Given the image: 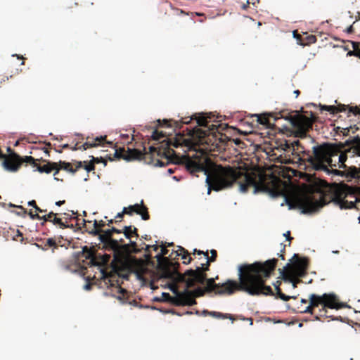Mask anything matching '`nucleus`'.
I'll use <instances>...</instances> for the list:
<instances>
[{"label": "nucleus", "instance_id": "f257e3e1", "mask_svg": "<svg viewBox=\"0 0 360 360\" xmlns=\"http://www.w3.org/2000/svg\"><path fill=\"white\" fill-rule=\"evenodd\" d=\"M184 165L187 171L191 174L198 172L205 173L207 176L208 194L211 190L219 191L231 187L235 183L239 185V189L243 193L247 192L250 186L254 187L255 192H274L278 190L280 180L272 175L267 179L264 174H257L255 172H248L240 167L221 165L210 172L214 163L203 154L186 158Z\"/></svg>", "mask_w": 360, "mask_h": 360}, {"label": "nucleus", "instance_id": "f03ea898", "mask_svg": "<svg viewBox=\"0 0 360 360\" xmlns=\"http://www.w3.org/2000/svg\"><path fill=\"white\" fill-rule=\"evenodd\" d=\"M277 262V259L273 258L264 262L240 264L238 267V281L228 279L221 284L216 283L213 278H206L205 290L217 295H231L243 291L252 296H274L275 293L266 282L274 274Z\"/></svg>", "mask_w": 360, "mask_h": 360}, {"label": "nucleus", "instance_id": "7ed1b4c3", "mask_svg": "<svg viewBox=\"0 0 360 360\" xmlns=\"http://www.w3.org/2000/svg\"><path fill=\"white\" fill-rule=\"evenodd\" d=\"M311 117L305 115L300 113L299 111H289L288 110H283L278 112H264L262 114L252 115V117H255L257 125L261 124L266 129H276L282 132H292L288 127L278 126L276 122L284 119L288 120L290 126L293 129L295 136L296 137L304 138L307 136L308 131L312 128L314 121V116L310 112Z\"/></svg>", "mask_w": 360, "mask_h": 360}, {"label": "nucleus", "instance_id": "20e7f679", "mask_svg": "<svg viewBox=\"0 0 360 360\" xmlns=\"http://www.w3.org/2000/svg\"><path fill=\"white\" fill-rule=\"evenodd\" d=\"M293 150H298L302 154L300 158L307 163V166L311 167L316 171H328L330 167L339 166L338 162L333 163V157L339 155L340 149L336 143H323L312 147V150H304V147L300 142L297 140L290 143ZM286 146L290 148V144L286 142Z\"/></svg>", "mask_w": 360, "mask_h": 360}, {"label": "nucleus", "instance_id": "39448f33", "mask_svg": "<svg viewBox=\"0 0 360 360\" xmlns=\"http://www.w3.org/2000/svg\"><path fill=\"white\" fill-rule=\"evenodd\" d=\"M349 186L345 184L338 187L332 194L319 192L312 195H307L300 200V207L303 213H311L319 210L330 202H334L340 209H352L355 207V201L345 200Z\"/></svg>", "mask_w": 360, "mask_h": 360}, {"label": "nucleus", "instance_id": "423d86ee", "mask_svg": "<svg viewBox=\"0 0 360 360\" xmlns=\"http://www.w3.org/2000/svg\"><path fill=\"white\" fill-rule=\"evenodd\" d=\"M169 250L166 246L162 247L161 252L156 255L158 261V269L160 276L171 281H184V276L179 271V263L174 261L178 257H181L184 264H188L193 260L187 250L181 246H178V250L173 251L168 257Z\"/></svg>", "mask_w": 360, "mask_h": 360}, {"label": "nucleus", "instance_id": "0eeeda50", "mask_svg": "<svg viewBox=\"0 0 360 360\" xmlns=\"http://www.w3.org/2000/svg\"><path fill=\"white\" fill-rule=\"evenodd\" d=\"M172 284L169 288L174 294V297L169 293L164 292L162 295L167 300L176 306H193L196 304L195 297H202L206 292L205 288H197L193 290H189L187 283L184 281H172Z\"/></svg>", "mask_w": 360, "mask_h": 360}, {"label": "nucleus", "instance_id": "6e6552de", "mask_svg": "<svg viewBox=\"0 0 360 360\" xmlns=\"http://www.w3.org/2000/svg\"><path fill=\"white\" fill-rule=\"evenodd\" d=\"M309 304L307 307L300 310V313L313 314L314 309L319 306V316L327 317V308L340 309L344 308L345 304L340 302L337 296L333 293H324L322 295L311 294L309 296Z\"/></svg>", "mask_w": 360, "mask_h": 360}, {"label": "nucleus", "instance_id": "1a4fd4ad", "mask_svg": "<svg viewBox=\"0 0 360 360\" xmlns=\"http://www.w3.org/2000/svg\"><path fill=\"white\" fill-rule=\"evenodd\" d=\"M340 149L338 164L340 168L346 167L348 158L360 157V136H349L345 142L336 143Z\"/></svg>", "mask_w": 360, "mask_h": 360}, {"label": "nucleus", "instance_id": "9d476101", "mask_svg": "<svg viewBox=\"0 0 360 360\" xmlns=\"http://www.w3.org/2000/svg\"><path fill=\"white\" fill-rule=\"evenodd\" d=\"M174 154V150L170 148V141L165 139L160 143L158 147H156L154 155L148 158L146 162L155 167H164L169 163Z\"/></svg>", "mask_w": 360, "mask_h": 360}, {"label": "nucleus", "instance_id": "9b49d317", "mask_svg": "<svg viewBox=\"0 0 360 360\" xmlns=\"http://www.w3.org/2000/svg\"><path fill=\"white\" fill-rule=\"evenodd\" d=\"M143 150L144 152L136 148H128L127 151L126 152L124 148H120L115 150L114 155L117 159L122 158L126 160L143 159L145 162H147L148 158H151V156L154 155V152L156 151V147L150 146L149 148L148 153L146 151L145 147L143 148Z\"/></svg>", "mask_w": 360, "mask_h": 360}, {"label": "nucleus", "instance_id": "f8f14e48", "mask_svg": "<svg viewBox=\"0 0 360 360\" xmlns=\"http://www.w3.org/2000/svg\"><path fill=\"white\" fill-rule=\"evenodd\" d=\"M210 262L207 261L205 266L202 264V266H198L195 270H187L181 275L184 276V282L187 283V288H193L197 283L204 284L206 280V271L209 270Z\"/></svg>", "mask_w": 360, "mask_h": 360}, {"label": "nucleus", "instance_id": "ddd939ff", "mask_svg": "<svg viewBox=\"0 0 360 360\" xmlns=\"http://www.w3.org/2000/svg\"><path fill=\"white\" fill-rule=\"evenodd\" d=\"M211 116L205 117L203 115L195 117L198 126L204 127L207 129H200L195 127L193 129V134H195L199 139H202L210 135H214L216 131H218V128L220 124H210Z\"/></svg>", "mask_w": 360, "mask_h": 360}, {"label": "nucleus", "instance_id": "4468645a", "mask_svg": "<svg viewBox=\"0 0 360 360\" xmlns=\"http://www.w3.org/2000/svg\"><path fill=\"white\" fill-rule=\"evenodd\" d=\"M293 258H295L296 261L292 264H287L283 269L293 272L295 276L304 277L307 274L309 266L308 259L305 257L300 258L297 254L294 255Z\"/></svg>", "mask_w": 360, "mask_h": 360}, {"label": "nucleus", "instance_id": "2eb2a0df", "mask_svg": "<svg viewBox=\"0 0 360 360\" xmlns=\"http://www.w3.org/2000/svg\"><path fill=\"white\" fill-rule=\"evenodd\" d=\"M113 233L120 234L122 233V231L115 227H112L110 229H103V231L98 236L101 243H103L105 246L111 249H116L118 248V245L117 240H114V238H112Z\"/></svg>", "mask_w": 360, "mask_h": 360}, {"label": "nucleus", "instance_id": "dca6fc26", "mask_svg": "<svg viewBox=\"0 0 360 360\" xmlns=\"http://www.w3.org/2000/svg\"><path fill=\"white\" fill-rule=\"evenodd\" d=\"M134 212L141 215L143 220L146 221L150 219L148 207L144 205L143 200L140 203H136L123 208V213H125V214L132 215Z\"/></svg>", "mask_w": 360, "mask_h": 360}, {"label": "nucleus", "instance_id": "f3484780", "mask_svg": "<svg viewBox=\"0 0 360 360\" xmlns=\"http://www.w3.org/2000/svg\"><path fill=\"white\" fill-rule=\"evenodd\" d=\"M193 120V117L189 119L188 118H182L179 121H176L173 120H163L161 121L160 120H158L159 127H174L175 129H181L183 124H188Z\"/></svg>", "mask_w": 360, "mask_h": 360}, {"label": "nucleus", "instance_id": "a211bd4d", "mask_svg": "<svg viewBox=\"0 0 360 360\" xmlns=\"http://www.w3.org/2000/svg\"><path fill=\"white\" fill-rule=\"evenodd\" d=\"M105 143L112 144V143L106 141V136H97L96 138L91 139L90 137L86 138V141L82 145V150H86L87 148L96 147L98 146H103Z\"/></svg>", "mask_w": 360, "mask_h": 360}, {"label": "nucleus", "instance_id": "6ab92c4d", "mask_svg": "<svg viewBox=\"0 0 360 360\" xmlns=\"http://www.w3.org/2000/svg\"><path fill=\"white\" fill-rule=\"evenodd\" d=\"M282 279L285 282L291 283L292 288H296L298 283L302 282V277L294 275L293 272L286 271V269H279Z\"/></svg>", "mask_w": 360, "mask_h": 360}, {"label": "nucleus", "instance_id": "aec40b11", "mask_svg": "<svg viewBox=\"0 0 360 360\" xmlns=\"http://www.w3.org/2000/svg\"><path fill=\"white\" fill-rule=\"evenodd\" d=\"M41 220L43 221L41 225H44L46 222L49 221L63 229L68 227L60 218L57 217V214L53 212H50L49 214L41 216Z\"/></svg>", "mask_w": 360, "mask_h": 360}, {"label": "nucleus", "instance_id": "412c9836", "mask_svg": "<svg viewBox=\"0 0 360 360\" xmlns=\"http://www.w3.org/2000/svg\"><path fill=\"white\" fill-rule=\"evenodd\" d=\"M2 165L6 170L15 172L20 169L21 162H19V160H17L13 156V158L6 157L4 160Z\"/></svg>", "mask_w": 360, "mask_h": 360}, {"label": "nucleus", "instance_id": "4be33fe9", "mask_svg": "<svg viewBox=\"0 0 360 360\" xmlns=\"http://www.w3.org/2000/svg\"><path fill=\"white\" fill-rule=\"evenodd\" d=\"M354 166L348 167L346 165V167L342 168L344 170H339L337 169H329V172L328 171H325V172H327L328 174L331 173V174H333L337 176H340L349 178V179H354L356 180V174L353 175V174H352L353 172L352 169L354 168ZM331 168H333V167H331Z\"/></svg>", "mask_w": 360, "mask_h": 360}, {"label": "nucleus", "instance_id": "5701e85b", "mask_svg": "<svg viewBox=\"0 0 360 360\" xmlns=\"http://www.w3.org/2000/svg\"><path fill=\"white\" fill-rule=\"evenodd\" d=\"M39 160L46 162L44 165H40L37 163V165L36 167V170L40 173H46V174H50L52 171H53L54 165H56L55 162H50L46 160H43L41 158Z\"/></svg>", "mask_w": 360, "mask_h": 360}, {"label": "nucleus", "instance_id": "b1692460", "mask_svg": "<svg viewBox=\"0 0 360 360\" xmlns=\"http://www.w3.org/2000/svg\"><path fill=\"white\" fill-rule=\"evenodd\" d=\"M281 285V281H277L273 283V285L275 288L276 297H278L283 301H288L290 299H296L297 298L296 296H289V295H286L284 293H283L281 291V289L280 288Z\"/></svg>", "mask_w": 360, "mask_h": 360}, {"label": "nucleus", "instance_id": "393cba45", "mask_svg": "<svg viewBox=\"0 0 360 360\" xmlns=\"http://www.w3.org/2000/svg\"><path fill=\"white\" fill-rule=\"evenodd\" d=\"M106 225L105 222L103 220L99 221L94 220L92 228H91L90 234L96 236L103 231V228Z\"/></svg>", "mask_w": 360, "mask_h": 360}, {"label": "nucleus", "instance_id": "a878e982", "mask_svg": "<svg viewBox=\"0 0 360 360\" xmlns=\"http://www.w3.org/2000/svg\"><path fill=\"white\" fill-rule=\"evenodd\" d=\"M13 157L17 160H19V162H21V165L24 162L31 165L33 167H37V161H39V159H35L32 156H25L20 157L19 155L16 153H13Z\"/></svg>", "mask_w": 360, "mask_h": 360}, {"label": "nucleus", "instance_id": "bb28decb", "mask_svg": "<svg viewBox=\"0 0 360 360\" xmlns=\"http://www.w3.org/2000/svg\"><path fill=\"white\" fill-rule=\"evenodd\" d=\"M122 233H123L124 237L128 239H131L133 236L136 238L139 237L137 229L132 226H125Z\"/></svg>", "mask_w": 360, "mask_h": 360}, {"label": "nucleus", "instance_id": "cd10ccee", "mask_svg": "<svg viewBox=\"0 0 360 360\" xmlns=\"http://www.w3.org/2000/svg\"><path fill=\"white\" fill-rule=\"evenodd\" d=\"M202 314L204 315H210L212 317L217 318V319H229L231 320H234V318L231 314H222L221 312L217 311H209L207 310H204L202 311Z\"/></svg>", "mask_w": 360, "mask_h": 360}, {"label": "nucleus", "instance_id": "c85d7f7f", "mask_svg": "<svg viewBox=\"0 0 360 360\" xmlns=\"http://www.w3.org/2000/svg\"><path fill=\"white\" fill-rule=\"evenodd\" d=\"M358 129H359V127H357L356 125L350 126L349 127H335L336 132L341 133L345 136H349V134L351 131L353 134L355 133V131H357Z\"/></svg>", "mask_w": 360, "mask_h": 360}, {"label": "nucleus", "instance_id": "c756f323", "mask_svg": "<svg viewBox=\"0 0 360 360\" xmlns=\"http://www.w3.org/2000/svg\"><path fill=\"white\" fill-rule=\"evenodd\" d=\"M58 163L59 164L58 166L60 167V169H64L72 174H75L76 172V169H74L71 163L62 160H60Z\"/></svg>", "mask_w": 360, "mask_h": 360}, {"label": "nucleus", "instance_id": "7c9ffc66", "mask_svg": "<svg viewBox=\"0 0 360 360\" xmlns=\"http://www.w3.org/2000/svg\"><path fill=\"white\" fill-rule=\"evenodd\" d=\"M353 50L349 51L347 53V56H355L360 58V48L359 47V44L356 42H352Z\"/></svg>", "mask_w": 360, "mask_h": 360}, {"label": "nucleus", "instance_id": "2f4dec72", "mask_svg": "<svg viewBox=\"0 0 360 360\" xmlns=\"http://www.w3.org/2000/svg\"><path fill=\"white\" fill-rule=\"evenodd\" d=\"M48 248H53V249L58 248V245L53 238H48L46 240V241L45 242L44 247L42 248H43V250H47Z\"/></svg>", "mask_w": 360, "mask_h": 360}, {"label": "nucleus", "instance_id": "473e14b6", "mask_svg": "<svg viewBox=\"0 0 360 360\" xmlns=\"http://www.w3.org/2000/svg\"><path fill=\"white\" fill-rule=\"evenodd\" d=\"M210 253H211V256L209 257L208 255V252H205V257H206V259H207V261H209L210 262H213L216 260L217 259V252L215 250H212L210 251Z\"/></svg>", "mask_w": 360, "mask_h": 360}, {"label": "nucleus", "instance_id": "72a5a7b5", "mask_svg": "<svg viewBox=\"0 0 360 360\" xmlns=\"http://www.w3.org/2000/svg\"><path fill=\"white\" fill-rule=\"evenodd\" d=\"M165 136V133H163L162 131H159L157 129L153 131V134L151 136L152 139L156 141H159L161 138H163Z\"/></svg>", "mask_w": 360, "mask_h": 360}, {"label": "nucleus", "instance_id": "f704fd0d", "mask_svg": "<svg viewBox=\"0 0 360 360\" xmlns=\"http://www.w3.org/2000/svg\"><path fill=\"white\" fill-rule=\"evenodd\" d=\"M114 240H117L118 248L116 249H113L114 250H117L120 248L127 249L129 248V245L124 244V240L122 238L115 239L114 238Z\"/></svg>", "mask_w": 360, "mask_h": 360}, {"label": "nucleus", "instance_id": "c9c22d12", "mask_svg": "<svg viewBox=\"0 0 360 360\" xmlns=\"http://www.w3.org/2000/svg\"><path fill=\"white\" fill-rule=\"evenodd\" d=\"M168 5L172 8V10L173 11V14L172 15L174 16H179L181 15H187L184 11L180 10L179 8H174L171 3H169Z\"/></svg>", "mask_w": 360, "mask_h": 360}, {"label": "nucleus", "instance_id": "e433bc0d", "mask_svg": "<svg viewBox=\"0 0 360 360\" xmlns=\"http://www.w3.org/2000/svg\"><path fill=\"white\" fill-rule=\"evenodd\" d=\"M153 249L154 251H158V250L159 249V246L158 245H146V248H145V251L146 252H148V257H150V249Z\"/></svg>", "mask_w": 360, "mask_h": 360}, {"label": "nucleus", "instance_id": "4c0bfd02", "mask_svg": "<svg viewBox=\"0 0 360 360\" xmlns=\"http://www.w3.org/2000/svg\"><path fill=\"white\" fill-rule=\"evenodd\" d=\"M85 165L84 166L85 170H86L88 172H91L95 169V165L94 162L91 160L88 164L84 163Z\"/></svg>", "mask_w": 360, "mask_h": 360}, {"label": "nucleus", "instance_id": "58836bf2", "mask_svg": "<svg viewBox=\"0 0 360 360\" xmlns=\"http://www.w3.org/2000/svg\"><path fill=\"white\" fill-rule=\"evenodd\" d=\"M353 169V175L356 174V180L360 182V165L359 167L354 166Z\"/></svg>", "mask_w": 360, "mask_h": 360}, {"label": "nucleus", "instance_id": "ea45409f", "mask_svg": "<svg viewBox=\"0 0 360 360\" xmlns=\"http://www.w3.org/2000/svg\"><path fill=\"white\" fill-rule=\"evenodd\" d=\"M29 216L30 217L31 219H39L41 220V216H40L37 212V213H34L32 210H30L28 213Z\"/></svg>", "mask_w": 360, "mask_h": 360}, {"label": "nucleus", "instance_id": "a19ab883", "mask_svg": "<svg viewBox=\"0 0 360 360\" xmlns=\"http://www.w3.org/2000/svg\"><path fill=\"white\" fill-rule=\"evenodd\" d=\"M58 162H56V165H54V169H53V171H54V173H53V176H54V179L57 181L59 180V179L58 177H56V175L59 173L60 170V167L58 166Z\"/></svg>", "mask_w": 360, "mask_h": 360}, {"label": "nucleus", "instance_id": "79ce46f5", "mask_svg": "<svg viewBox=\"0 0 360 360\" xmlns=\"http://www.w3.org/2000/svg\"><path fill=\"white\" fill-rule=\"evenodd\" d=\"M84 221V228L86 229V231H87L90 234L91 228H92V224L91 221Z\"/></svg>", "mask_w": 360, "mask_h": 360}, {"label": "nucleus", "instance_id": "37998d69", "mask_svg": "<svg viewBox=\"0 0 360 360\" xmlns=\"http://www.w3.org/2000/svg\"><path fill=\"white\" fill-rule=\"evenodd\" d=\"M124 214H125V213H123V211L122 212L118 213L115 217V222L121 221L124 217Z\"/></svg>", "mask_w": 360, "mask_h": 360}, {"label": "nucleus", "instance_id": "c03bdc74", "mask_svg": "<svg viewBox=\"0 0 360 360\" xmlns=\"http://www.w3.org/2000/svg\"><path fill=\"white\" fill-rule=\"evenodd\" d=\"M83 163H86V162L76 161L75 162L76 165H75V168H74V169H76V172H77L78 169L83 167Z\"/></svg>", "mask_w": 360, "mask_h": 360}, {"label": "nucleus", "instance_id": "a18cd8bd", "mask_svg": "<svg viewBox=\"0 0 360 360\" xmlns=\"http://www.w3.org/2000/svg\"><path fill=\"white\" fill-rule=\"evenodd\" d=\"M91 158H92V161L94 162V164L99 163V162H104L105 164L104 160L102 158H94V156H91Z\"/></svg>", "mask_w": 360, "mask_h": 360}, {"label": "nucleus", "instance_id": "49530a36", "mask_svg": "<svg viewBox=\"0 0 360 360\" xmlns=\"http://www.w3.org/2000/svg\"><path fill=\"white\" fill-rule=\"evenodd\" d=\"M283 236H285L287 240H288L290 242L293 239V238L290 236V231H288L286 233H285L283 234Z\"/></svg>", "mask_w": 360, "mask_h": 360}, {"label": "nucleus", "instance_id": "de8ad7c7", "mask_svg": "<svg viewBox=\"0 0 360 360\" xmlns=\"http://www.w3.org/2000/svg\"><path fill=\"white\" fill-rule=\"evenodd\" d=\"M129 245L132 249H134V252H138V250H136L137 244L136 242L131 240Z\"/></svg>", "mask_w": 360, "mask_h": 360}, {"label": "nucleus", "instance_id": "09e8293b", "mask_svg": "<svg viewBox=\"0 0 360 360\" xmlns=\"http://www.w3.org/2000/svg\"><path fill=\"white\" fill-rule=\"evenodd\" d=\"M72 150H82V145L79 146V143H77L73 147H71Z\"/></svg>", "mask_w": 360, "mask_h": 360}, {"label": "nucleus", "instance_id": "8fccbe9b", "mask_svg": "<svg viewBox=\"0 0 360 360\" xmlns=\"http://www.w3.org/2000/svg\"><path fill=\"white\" fill-rule=\"evenodd\" d=\"M9 206H10V207H15V205H13V204H12V203H10V204H9ZM16 207H18V208H19V209L22 210L23 211V213H24V214H26V213H27V210H26V209H25L22 206H21V205H18V206H16Z\"/></svg>", "mask_w": 360, "mask_h": 360}, {"label": "nucleus", "instance_id": "3c124183", "mask_svg": "<svg viewBox=\"0 0 360 360\" xmlns=\"http://www.w3.org/2000/svg\"><path fill=\"white\" fill-rule=\"evenodd\" d=\"M309 43H315L316 41V37L314 35H311L308 37Z\"/></svg>", "mask_w": 360, "mask_h": 360}, {"label": "nucleus", "instance_id": "603ef678", "mask_svg": "<svg viewBox=\"0 0 360 360\" xmlns=\"http://www.w3.org/2000/svg\"><path fill=\"white\" fill-rule=\"evenodd\" d=\"M8 79V77L6 76H1L0 77V87L1 86V84L3 82H5Z\"/></svg>", "mask_w": 360, "mask_h": 360}, {"label": "nucleus", "instance_id": "864d4df0", "mask_svg": "<svg viewBox=\"0 0 360 360\" xmlns=\"http://www.w3.org/2000/svg\"><path fill=\"white\" fill-rule=\"evenodd\" d=\"M285 245H283V250H281V254H278L279 257L281 258V259L284 260L285 259V257H284V252H285Z\"/></svg>", "mask_w": 360, "mask_h": 360}, {"label": "nucleus", "instance_id": "5fc2aeb1", "mask_svg": "<svg viewBox=\"0 0 360 360\" xmlns=\"http://www.w3.org/2000/svg\"><path fill=\"white\" fill-rule=\"evenodd\" d=\"M28 205L32 206V207H33L34 208H35V207H36V206H37V203H36V201H35V200H31V201H29V202H28Z\"/></svg>", "mask_w": 360, "mask_h": 360}, {"label": "nucleus", "instance_id": "6e6d98bb", "mask_svg": "<svg viewBox=\"0 0 360 360\" xmlns=\"http://www.w3.org/2000/svg\"><path fill=\"white\" fill-rule=\"evenodd\" d=\"M193 254H198V255H205V252L202 251V250H197V249H194L193 250Z\"/></svg>", "mask_w": 360, "mask_h": 360}, {"label": "nucleus", "instance_id": "4d7b16f0", "mask_svg": "<svg viewBox=\"0 0 360 360\" xmlns=\"http://www.w3.org/2000/svg\"><path fill=\"white\" fill-rule=\"evenodd\" d=\"M233 141L235 142L236 145H237L238 146L240 144H244V143L242 141H240L239 139H236L233 140Z\"/></svg>", "mask_w": 360, "mask_h": 360}, {"label": "nucleus", "instance_id": "13d9d810", "mask_svg": "<svg viewBox=\"0 0 360 360\" xmlns=\"http://www.w3.org/2000/svg\"><path fill=\"white\" fill-rule=\"evenodd\" d=\"M346 32L349 34H351L354 32V28H353V26L352 25H350L349 27H348L346 30Z\"/></svg>", "mask_w": 360, "mask_h": 360}, {"label": "nucleus", "instance_id": "bf43d9fd", "mask_svg": "<svg viewBox=\"0 0 360 360\" xmlns=\"http://www.w3.org/2000/svg\"><path fill=\"white\" fill-rule=\"evenodd\" d=\"M18 236H20V237H21V238H22V233H21L19 230H17V234H16V236L14 237V239H15V240H17V238H16L15 237H18Z\"/></svg>", "mask_w": 360, "mask_h": 360}, {"label": "nucleus", "instance_id": "052dcab7", "mask_svg": "<svg viewBox=\"0 0 360 360\" xmlns=\"http://www.w3.org/2000/svg\"><path fill=\"white\" fill-rule=\"evenodd\" d=\"M65 200H59L56 202V205L57 206H61L62 205H63L65 203Z\"/></svg>", "mask_w": 360, "mask_h": 360}, {"label": "nucleus", "instance_id": "680f3d73", "mask_svg": "<svg viewBox=\"0 0 360 360\" xmlns=\"http://www.w3.org/2000/svg\"><path fill=\"white\" fill-rule=\"evenodd\" d=\"M114 222H115V219H110V220H108V224L106 225H108V226H110L111 224H112Z\"/></svg>", "mask_w": 360, "mask_h": 360}, {"label": "nucleus", "instance_id": "e2e57ef3", "mask_svg": "<svg viewBox=\"0 0 360 360\" xmlns=\"http://www.w3.org/2000/svg\"><path fill=\"white\" fill-rule=\"evenodd\" d=\"M6 157H7V156H6V155H4V154L2 153L1 150L0 149V159H2V158L5 159Z\"/></svg>", "mask_w": 360, "mask_h": 360}, {"label": "nucleus", "instance_id": "0e129e2a", "mask_svg": "<svg viewBox=\"0 0 360 360\" xmlns=\"http://www.w3.org/2000/svg\"><path fill=\"white\" fill-rule=\"evenodd\" d=\"M91 287V283H87V284L85 285L84 288L86 290H90Z\"/></svg>", "mask_w": 360, "mask_h": 360}, {"label": "nucleus", "instance_id": "69168bd1", "mask_svg": "<svg viewBox=\"0 0 360 360\" xmlns=\"http://www.w3.org/2000/svg\"><path fill=\"white\" fill-rule=\"evenodd\" d=\"M62 148L63 149H68V148H70V146L68 143H66V144H64V145L62 146Z\"/></svg>", "mask_w": 360, "mask_h": 360}, {"label": "nucleus", "instance_id": "338daca9", "mask_svg": "<svg viewBox=\"0 0 360 360\" xmlns=\"http://www.w3.org/2000/svg\"><path fill=\"white\" fill-rule=\"evenodd\" d=\"M294 94H295L296 97H297L300 94V91L299 90L294 91Z\"/></svg>", "mask_w": 360, "mask_h": 360}, {"label": "nucleus", "instance_id": "774afa93", "mask_svg": "<svg viewBox=\"0 0 360 360\" xmlns=\"http://www.w3.org/2000/svg\"><path fill=\"white\" fill-rule=\"evenodd\" d=\"M44 150V152L48 155L49 156V150L47 149V148H43Z\"/></svg>", "mask_w": 360, "mask_h": 360}]
</instances>
